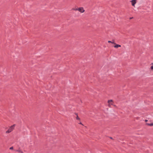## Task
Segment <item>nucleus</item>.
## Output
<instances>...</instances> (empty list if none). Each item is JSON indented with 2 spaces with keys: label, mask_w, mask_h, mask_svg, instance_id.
Instances as JSON below:
<instances>
[{
  "label": "nucleus",
  "mask_w": 153,
  "mask_h": 153,
  "mask_svg": "<svg viewBox=\"0 0 153 153\" xmlns=\"http://www.w3.org/2000/svg\"><path fill=\"white\" fill-rule=\"evenodd\" d=\"M147 124L149 126H153V123H147Z\"/></svg>",
  "instance_id": "423d86ee"
},
{
  "label": "nucleus",
  "mask_w": 153,
  "mask_h": 153,
  "mask_svg": "<svg viewBox=\"0 0 153 153\" xmlns=\"http://www.w3.org/2000/svg\"><path fill=\"white\" fill-rule=\"evenodd\" d=\"M74 10H78V8H76V9H74Z\"/></svg>",
  "instance_id": "9b49d317"
},
{
  "label": "nucleus",
  "mask_w": 153,
  "mask_h": 153,
  "mask_svg": "<svg viewBox=\"0 0 153 153\" xmlns=\"http://www.w3.org/2000/svg\"><path fill=\"white\" fill-rule=\"evenodd\" d=\"M131 2L132 5L133 6H134V5L136 3V0H132Z\"/></svg>",
  "instance_id": "7ed1b4c3"
},
{
  "label": "nucleus",
  "mask_w": 153,
  "mask_h": 153,
  "mask_svg": "<svg viewBox=\"0 0 153 153\" xmlns=\"http://www.w3.org/2000/svg\"><path fill=\"white\" fill-rule=\"evenodd\" d=\"M114 44H116V45L115 46H114V47L115 48H117L119 47H121V45H120L116 44L115 43H114Z\"/></svg>",
  "instance_id": "20e7f679"
},
{
  "label": "nucleus",
  "mask_w": 153,
  "mask_h": 153,
  "mask_svg": "<svg viewBox=\"0 0 153 153\" xmlns=\"http://www.w3.org/2000/svg\"><path fill=\"white\" fill-rule=\"evenodd\" d=\"M78 10L81 13H83L85 11L83 8L82 7H79L78 8Z\"/></svg>",
  "instance_id": "f03ea898"
},
{
  "label": "nucleus",
  "mask_w": 153,
  "mask_h": 153,
  "mask_svg": "<svg viewBox=\"0 0 153 153\" xmlns=\"http://www.w3.org/2000/svg\"><path fill=\"white\" fill-rule=\"evenodd\" d=\"M151 69H153V65L152 66H151Z\"/></svg>",
  "instance_id": "1a4fd4ad"
},
{
  "label": "nucleus",
  "mask_w": 153,
  "mask_h": 153,
  "mask_svg": "<svg viewBox=\"0 0 153 153\" xmlns=\"http://www.w3.org/2000/svg\"><path fill=\"white\" fill-rule=\"evenodd\" d=\"M152 64H153V63H152Z\"/></svg>",
  "instance_id": "dca6fc26"
},
{
  "label": "nucleus",
  "mask_w": 153,
  "mask_h": 153,
  "mask_svg": "<svg viewBox=\"0 0 153 153\" xmlns=\"http://www.w3.org/2000/svg\"><path fill=\"white\" fill-rule=\"evenodd\" d=\"M110 101V102H112V100H108V102H109Z\"/></svg>",
  "instance_id": "9d476101"
},
{
  "label": "nucleus",
  "mask_w": 153,
  "mask_h": 153,
  "mask_svg": "<svg viewBox=\"0 0 153 153\" xmlns=\"http://www.w3.org/2000/svg\"><path fill=\"white\" fill-rule=\"evenodd\" d=\"M145 121H147V120H145Z\"/></svg>",
  "instance_id": "2eb2a0df"
},
{
  "label": "nucleus",
  "mask_w": 153,
  "mask_h": 153,
  "mask_svg": "<svg viewBox=\"0 0 153 153\" xmlns=\"http://www.w3.org/2000/svg\"><path fill=\"white\" fill-rule=\"evenodd\" d=\"M108 43H114L113 42H112L111 41H108Z\"/></svg>",
  "instance_id": "0eeeda50"
},
{
  "label": "nucleus",
  "mask_w": 153,
  "mask_h": 153,
  "mask_svg": "<svg viewBox=\"0 0 153 153\" xmlns=\"http://www.w3.org/2000/svg\"><path fill=\"white\" fill-rule=\"evenodd\" d=\"M133 18V17H132L130 18L129 19H132Z\"/></svg>",
  "instance_id": "f8f14e48"
},
{
  "label": "nucleus",
  "mask_w": 153,
  "mask_h": 153,
  "mask_svg": "<svg viewBox=\"0 0 153 153\" xmlns=\"http://www.w3.org/2000/svg\"><path fill=\"white\" fill-rule=\"evenodd\" d=\"M15 126V125H13L11 126H10V128L8 129L7 131L6 132V133H9L11 132L14 129V126Z\"/></svg>",
  "instance_id": "f257e3e1"
},
{
  "label": "nucleus",
  "mask_w": 153,
  "mask_h": 153,
  "mask_svg": "<svg viewBox=\"0 0 153 153\" xmlns=\"http://www.w3.org/2000/svg\"><path fill=\"white\" fill-rule=\"evenodd\" d=\"M13 149V147H11L10 148V149Z\"/></svg>",
  "instance_id": "6e6552de"
},
{
  "label": "nucleus",
  "mask_w": 153,
  "mask_h": 153,
  "mask_svg": "<svg viewBox=\"0 0 153 153\" xmlns=\"http://www.w3.org/2000/svg\"><path fill=\"white\" fill-rule=\"evenodd\" d=\"M110 138L111 139H112V138L111 137H110Z\"/></svg>",
  "instance_id": "4468645a"
},
{
  "label": "nucleus",
  "mask_w": 153,
  "mask_h": 153,
  "mask_svg": "<svg viewBox=\"0 0 153 153\" xmlns=\"http://www.w3.org/2000/svg\"><path fill=\"white\" fill-rule=\"evenodd\" d=\"M75 114L76 115V119L77 120H80L79 118L78 117V114L77 113H76Z\"/></svg>",
  "instance_id": "39448f33"
},
{
  "label": "nucleus",
  "mask_w": 153,
  "mask_h": 153,
  "mask_svg": "<svg viewBox=\"0 0 153 153\" xmlns=\"http://www.w3.org/2000/svg\"><path fill=\"white\" fill-rule=\"evenodd\" d=\"M79 124H82L81 123H80Z\"/></svg>",
  "instance_id": "ddd939ff"
}]
</instances>
